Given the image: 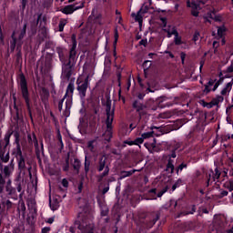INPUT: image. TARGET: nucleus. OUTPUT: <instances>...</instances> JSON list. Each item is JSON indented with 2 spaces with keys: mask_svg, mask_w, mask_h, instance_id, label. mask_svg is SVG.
<instances>
[{
  "mask_svg": "<svg viewBox=\"0 0 233 233\" xmlns=\"http://www.w3.org/2000/svg\"><path fill=\"white\" fill-rule=\"evenodd\" d=\"M28 140H29V142H32V140H33V143H34L35 148H39V143L37 142V138L35 137V135H34V134L32 136L29 135Z\"/></svg>",
  "mask_w": 233,
  "mask_h": 233,
  "instance_id": "nucleus-29",
  "label": "nucleus"
},
{
  "mask_svg": "<svg viewBox=\"0 0 233 233\" xmlns=\"http://www.w3.org/2000/svg\"><path fill=\"white\" fill-rule=\"evenodd\" d=\"M76 225L81 233H94V226H92L90 222L82 220V222H79Z\"/></svg>",
  "mask_w": 233,
  "mask_h": 233,
  "instance_id": "nucleus-14",
  "label": "nucleus"
},
{
  "mask_svg": "<svg viewBox=\"0 0 233 233\" xmlns=\"http://www.w3.org/2000/svg\"><path fill=\"white\" fill-rule=\"evenodd\" d=\"M227 72H228V74H232V72H233V66H229L227 68Z\"/></svg>",
  "mask_w": 233,
  "mask_h": 233,
  "instance_id": "nucleus-61",
  "label": "nucleus"
},
{
  "mask_svg": "<svg viewBox=\"0 0 233 233\" xmlns=\"http://www.w3.org/2000/svg\"><path fill=\"white\" fill-rule=\"evenodd\" d=\"M67 23L68 21L66 19H61L59 21V32H63L65 30V26Z\"/></svg>",
  "mask_w": 233,
  "mask_h": 233,
  "instance_id": "nucleus-31",
  "label": "nucleus"
},
{
  "mask_svg": "<svg viewBox=\"0 0 233 233\" xmlns=\"http://www.w3.org/2000/svg\"><path fill=\"white\" fill-rule=\"evenodd\" d=\"M227 196H228V191L223 190L220 192V198H225Z\"/></svg>",
  "mask_w": 233,
  "mask_h": 233,
  "instance_id": "nucleus-58",
  "label": "nucleus"
},
{
  "mask_svg": "<svg viewBox=\"0 0 233 233\" xmlns=\"http://www.w3.org/2000/svg\"><path fill=\"white\" fill-rule=\"evenodd\" d=\"M162 23V28H167V17H160Z\"/></svg>",
  "mask_w": 233,
  "mask_h": 233,
  "instance_id": "nucleus-48",
  "label": "nucleus"
},
{
  "mask_svg": "<svg viewBox=\"0 0 233 233\" xmlns=\"http://www.w3.org/2000/svg\"><path fill=\"white\" fill-rule=\"evenodd\" d=\"M221 177V171H219V168H215V173H213V180L216 181V179H219Z\"/></svg>",
  "mask_w": 233,
  "mask_h": 233,
  "instance_id": "nucleus-32",
  "label": "nucleus"
},
{
  "mask_svg": "<svg viewBox=\"0 0 233 233\" xmlns=\"http://www.w3.org/2000/svg\"><path fill=\"white\" fill-rule=\"evenodd\" d=\"M199 35H201L199 34L198 31H196V32L194 33L193 38H192V40L194 41V43L199 41Z\"/></svg>",
  "mask_w": 233,
  "mask_h": 233,
  "instance_id": "nucleus-39",
  "label": "nucleus"
},
{
  "mask_svg": "<svg viewBox=\"0 0 233 233\" xmlns=\"http://www.w3.org/2000/svg\"><path fill=\"white\" fill-rule=\"evenodd\" d=\"M81 8H85V3H81L79 5H77V4L66 5L60 9V12L66 15H71V14H74V12L77 10H81Z\"/></svg>",
  "mask_w": 233,
  "mask_h": 233,
  "instance_id": "nucleus-12",
  "label": "nucleus"
},
{
  "mask_svg": "<svg viewBox=\"0 0 233 233\" xmlns=\"http://www.w3.org/2000/svg\"><path fill=\"white\" fill-rule=\"evenodd\" d=\"M168 192V186L166 185L164 187L157 192V188H151L148 190V199H157V198H163V195Z\"/></svg>",
  "mask_w": 233,
  "mask_h": 233,
  "instance_id": "nucleus-13",
  "label": "nucleus"
},
{
  "mask_svg": "<svg viewBox=\"0 0 233 233\" xmlns=\"http://www.w3.org/2000/svg\"><path fill=\"white\" fill-rule=\"evenodd\" d=\"M136 127H137V124H134V123H131V124L129 125V128H130L131 130H134V128H136Z\"/></svg>",
  "mask_w": 233,
  "mask_h": 233,
  "instance_id": "nucleus-64",
  "label": "nucleus"
},
{
  "mask_svg": "<svg viewBox=\"0 0 233 233\" xmlns=\"http://www.w3.org/2000/svg\"><path fill=\"white\" fill-rule=\"evenodd\" d=\"M97 203H98L99 208H100V216L102 218H105V217L108 216L109 209L105 205V203H103L100 199H97Z\"/></svg>",
  "mask_w": 233,
  "mask_h": 233,
  "instance_id": "nucleus-19",
  "label": "nucleus"
},
{
  "mask_svg": "<svg viewBox=\"0 0 233 233\" xmlns=\"http://www.w3.org/2000/svg\"><path fill=\"white\" fill-rule=\"evenodd\" d=\"M180 58H181L182 65H185V59L187 58V54L185 52H181Z\"/></svg>",
  "mask_w": 233,
  "mask_h": 233,
  "instance_id": "nucleus-45",
  "label": "nucleus"
},
{
  "mask_svg": "<svg viewBox=\"0 0 233 233\" xmlns=\"http://www.w3.org/2000/svg\"><path fill=\"white\" fill-rule=\"evenodd\" d=\"M169 207L171 208H177V200L171 199L169 201Z\"/></svg>",
  "mask_w": 233,
  "mask_h": 233,
  "instance_id": "nucleus-41",
  "label": "nucleus"
},
{
  "mask_svg": "<svg viewBox=\"0 0 233 233\" xmlns=\"http://www.w3.org/2000/svg\"><path fill=\"white\" fill-rule=\"evenodd\" d=\"M223 101H225V97L218 95L211 100V103L213 104V106H218V105H219V103H223Z\"/></svg>",
  "mask_w": 233,
  "mask_h": 233,
  "instance_id": "nucleus-23",
  "label": "nucleus"
},
{
  "mask_svg": "<svg viewBox=\"0 0 233 233\" xmlns=\"http://www.w3.org/2000/svg\"><path fill=\"white\" fill-rule=\"evenodd\" d=\"M50 232V228H44L41 231V233H48Z\"/></svg>",
  "mask_w": 233,
  "mask_h": 233,
  "instance_id": "nucleus-62",
  "label": "nucleus"
},
{
  "mask_svg": "<svg viewBox=\"0 0 233 233\" xmlns=\"http://www.w3.org/2000/svg\"><path fill=\"white\" fill-rule=\"evenodd\" d=\"M173 130H179V127L176 124H169L165 127H152L151 131L143 133L142 138L148 139L150 137H154L156 136L157 137H159V136H163L165 134H170V132H173Z\"/></svg>",
  "mask_w": 233,
  "mask_h": 233,
  "instance_id": "nucleus-1",
  "label": "nucleus"
},
{
  "mask_svg": "<svg viewBox=\"0 0 233 233\" xmlns=\"http://www.w3.org/2000/svg\"><path fill=\"white\" fill-rule=\"evenodd\" d=\"M224 188H227L229 192H233V184L229 181L223 185Z\"/></svg>",
  "mask_w": 233,
  "mask_h": 233,
  "instance_id": "nucleus-36",
  "label": "nucleus"
},
{
  "mask_svg": "<svg viewBox=\"0 0 233 233\" xmlns=\"http://www.w3.org/2000/svg\"><path fill=\"white\" fill-rule=\"evenodd\" d=\"M201 3H202V5H205V2H203V1L190 2V0H187V8H191V15H193V17H199V11H198V10H201V7H200Z\"/></svg>",
  "mask_w": 233,
  "mask_h": 233,
  "instance_id": "nucleus-10",
  "label": "nucleus"
},
{
  "mask_svg": "<svg viewBox=\"0 0 233 233\" xmlns=\"http://www.w3.org/2000/svg\"><path fill=\"white\" fill-rule=\"evenodd\" d=\"M197 210L196 205H191L187 207V214H195Z\"/></svg>",
  "mask_w": 233,
  "mask_h": 233,
  "instance_id": "nucleus-35",
  "label": "nucleus"
},
{
  "mask_svg": "<svg viewBox=\"0 0 233 233\" xmlns=\"http://www.w3.org/2000/svg\"><path fill=\"white\" fill-rule=\"evenodd\" d=\"M147 45H148V40L146 38V39H142L140 42H139V46H147Z\"/></svg>",
  "mask_w": 233,
  "mask_h": 233,
  "instance_id": "nucleus-50",
  "label": "nucleus"
},
{
  "mask_svg": "<svg viewBox=\"0 0 233 233\" xmlns=\"http://www.w3.org/2000/svg\"><path fill=\"white\" fill-rule=\"evenodd\" d=\"M210 19H214V21L219 22L221 21V15H215L214 16H212V15H209Z\"/></svg>",
  "mask_w": 233,
  "mask_h": 233,
  "instance_id": "nucleus-43",
  "label": "nucleus"
},
{
  "mask_svg": "<svg viewBox=\"0 0 233 233\" xmlns=\"http://www.w3.org/2000/svg\"><path fill=\"white\" fill-rule=\"evenodd\" d=\"M130 86H132V80L129 78L127 79V91L130 90Z\"/></svg>",
  "mask_w": 233,
  "mask_h": 233,
  "instance_id": "nucleus-49",
  "label": "nucleus"
},
{
  "mask_svg": "<svg viewBox=\"0 0 233 233\" xmlns=\"http://www.w3.org/2000/svg\"><path fill=\"white\" fill-rule=\"evenodd\" d=\"M115 112L116 108L113 107L112 109V105L107 102L106 106V130L104 134L106 141H110L112 139V124L114 123V117H115Z\"/></svg>",
  "mask_w": 233,
  "mask_h": 233,
  "instance_id": "nucleus-2",
  "label": "nucleus"
},
{
  "mask_svg": "<svg viewBox=\"0 0 233 233\" xmlns=\"http://www.w3.org/2000/svg\"><path fill=\"white\" fill-rule=\"evenodd\" d=\"M77 190H78V194H81V192H83V181L79 182Z\"/></svg>",
  "mask_w": 233,
  "mask_h": 233,
  "instance_id": "nucleus-54",
  "label": "nucleus"
},
{
  "mask_svg": "<svg viewBox=\"0 0 233 233\" xmlns=\"http://www.w3.org/2000/svg\"><path fill=\"white\" fill-rule=\"evenodd\" d=\"M76 85H77L76 90L78 92L80 101L81 103H85V100L86 97V90H88V86L90 85V83L88 82V76H86L83 82L77 79Z\"/></svg>",
  "mask_w": 233,
  "mask_h": 233,
  "instance_id": "nucleus-7",
  "label": "nucleus"
},
{
  "mask_svg": "<svg viewBox=\"0 0 233 233\" xmlns=\"http://www.w3.org/2000/svg\"><path fill=\"white\" fill-rule=\"evenodd\" d=\"M132 106H133V108H135V110H137V112H138L139 114H141V112H143V110L147 108V106H145V105H143V103L139 102L138 100H135V101L133 102Z\"/></svg>",
  "mask_w": 233,
  "mask_h": 233,
  "instance_id": "nucleus-21",
  "label": "nucleus"
},
{
  "mask_svg": "<svg viewBox=\"0 0 233 233\" xmlns=\"http://www.w3.org/2000/svg\"><path fill=\"white\" fill-rule=\"evenodd\" d=\"M63 170L64 172H70L73 176H78L79 170H81V160L78 158L70 159V154H67Z\"/></svg>",
  "mask_w": 233,
  "mask_h": 233,
  "instance_id": "nucleus-3",
  "label": "nucleus"
},
{
  "mask_svg": "<svg viewBox=\"0 0 233 233\" xmlns=\"http://www.w3.org/2000/svg\"><path fill=\"white\" fill-rule=\"evenodd\" d=\"M201 105L205 108H214V104H212V101L211 102H206L205 100H202Z\"/></svg>",
  "mask_w": 233,
  "mask_h": 233,
  "instance_id": "nucleus-34",
  "label": "nucleus"
},
{
  "mask_svg": "<svg viewBox=\"0 0 233 233\" xmlns=\"http://www.w3.org/2000/svg\"><path fill=\"white\" fill-rule=\"evenodd\" d=\"M103 5H105V3H107L108 6L110 8H112V2L110 0H102Z\"/></svg>",
  "mask_w": 233,
  "mask_h": 233,
  "instance_id": "nucleus-60",
  "label": "nucleus"
},
{
  "mask_svg": "<svg viewBox=\"0 0 233 233\" xmlns=\"http://www.w3.org/2000/svg\"><path fill=\"white\" fill-rule=\"evenodd\" d=\"M87 148H89V150H94V140L87 142Z\"/></svg>",
  "mask_w": 233,
  "mask_h": 233,
  "instance_id": "nucleus-51",
  "label": "nucleus"
},
{
  "mask_svg": "<svg viewBox=\"0 0 233 233\" xmlns=\"http://www.w3.org/2000/svg\"><path fill=\"white\" fill-rule=\"evenodd\" d=\"M216 81H217L216 79H212V78L209 79V81L208 82V85H205V89H204L205 94H210L212 89H210L209 86H214Z\"/></svg>",
  "mask_w": 233,
  "mask_h": 233,
  "instance_id": "nucleus-22",
  "label": "nucleus"
},
{
  "mask_svg": "<svg viewBox=\"0 0 233 233\" xmlns=\"http://www.w3.org/2000/svg\"><path fill=\"white\" fill-rule=\"evenodd\" d=\"M114 39L119 41V31H117V28H115L114 30Z\"/></svg>",
  "mask_w": 233,
  "mask_h": 233,
  "instance_id": "nucleus-44",
  "label": "nucleus"
},
{
  "mask_svg": "<svg viewBox=\"0 0 233 233\" xmlns=\"http://www.w3.org/2000/svg\"><path fill=\"white\" fill-rule=\"evenodd\" d=\"M72 47L69 52L70 59H76V48H77V40L76 39V35H72Z\"/></svg>",
  "mask_w": 233,
  "mask_h": 233,
  "instance_id": "nucleus-16",
  "label": "nucleus"
},
{
  "mask_svg": "<svg viewBox=\"0 0 233 233\" xmlns=\"http://www.w3.org/2000/svg\"><path fill=\"white\" fill-rule=\"evenodd\" d=\"M96 170L97 172H103L104 170V172L98 176V181H103V178L106 177V176L110 174V167L106 166V158L103 157L99 158V161L96 165Z\"/></svg>",
  "mask_w": 233,
  "mask_h": 233,
  "instance_id": "nucleus-8",
  "label": "nucleus"
},
{
  "mask_svg": "<svg viewBox=\"0 0 233 233\" xmlns=\"http://www.w3.org/2000/svg\"><path fill=\"white\" fill-rule=\"evenodd\" d=\"M116 77H117L118 86H121V77H122L121 73H117Z\"/></svg>",
  "mask_w": 233,
  "mask_h": 233,
  "instance_id": "nucleus-57",
  "label": "nucleus"
},
{
  "mask_svg": "<svg viewBox=\"0 0 233 233\" xmlns=\"http://www.w3.org/2000/svg\"><path fill=\"white\" fill-rule=\"evenodd\" d=\"M84 168L86 174H88V172H90V160H88L87 157H85Z\"/></svg>",
  "mask_w": 233,
  "mask_h": 233,
  "instance_id": "nucleus-28",
  "label": "nucleus"
},
{
  "mask_svg": "<svg viewBox=\"0 0 233 233\" xmlns=\"http://www.w3.org/2000/svg\"><path fill=\"white\" fill-rule=\"evenodd\" d=\"M222 83H223V77H220L219 80L215 82L212 91L216 92V90H218V88L219 87V85H221Z\"/></svg>",
  "mask_w": 233,
  "mask_h": 233,
  "instance_id": "nucleus-33",
  "label": "nucleus"
},
{
  "mask_svg": "<svg viewBox=\"0 0 233 233\" xmlns=\"http://www.w3.org/2000/svg\"><path fill=\"white\" fill-rule=\"evenodd\" d=\"M133 174H136V169H131L129 171L122 170L120 171V174H118V181H122V179H125L126 177H130V176H133Z\"/></svg>",
  "mask_w": 233,
  "mask_h": 233,
  "instance_id": "nucleus-20",
  "label": "nucleus"
},
{
  "mask_svg": "<svg viewBox=\"0 0 233 233\" xmlns=\"http://www.w3.org/2000/svg\"><path fill=\"white\" fill-rule=\"evenodd\" d=\"M183 185V180L181 178H178L172 186L171 190L174 192L176 188H179V186Z\"/></svg>",
  "mask_w": 233,
  "mask_h": 233,
  "instance_id": "nucleus-30",
  "label": "nucleus"
},
{
  "mask_svg": "<svg viewBox=\"0 0 233 233\" xmlns=\"http://www.w3.org/2000/svg\"><path fill=\"white\" fill-rule=\"evenodd\" d=\"M17 162H18V167L20 168V170H23V168H25V157L22 156L16 157Z\"/></svg>",
  "mask_w": 233,
  "mask_h": 233,
  "instance_id": "nucleus-27",
  "label": "nucleus"
},
{
  "mask_svg": "<svg viewBox=\"0 0 233 233\" xmlns=\"http://www.w3.org/2000/svg\"><path fill=\"white\" fill-rule=\"evenodd\" d=\"M161 218V213L159 211H153L148 214L147 219L146 220V225L147 228H152L157 221H159V218Z\"/></svg>",
  "mask_w": 233,
  "mask_h": 233,
  "instance_id": "nucleus-11",
  "label": "nucleus"
},
{
  "mask_svg": "<svg viewBox=\"0 0 233 233\" xmlns=\"http://www.w3.org/2000/svg\"><path fill=\"white\" fill-rule=\"evenodd\" d=\"M15 143L16 145L15 148L13 149L12 154L15 156L16 158L23 156V152L21 151V144L19 143V137H15Z\"/></svg>",
  "mask_w": 233,
  "mask_h": 233,
  "instance_id": "nucleus-17",
  "label": "nucleus"
},
{
  "mask_svg": "<svg viewBox=\"0 0 233 233\" xmlns=\"http://www.w3.org/2000/svg\"><path fill=\"white\" fill-rule=\"evenodd\" d=\"M117 41H118V40H114V42H113V48H114V50H113V56H114V57H115L116 59H117V52L116 51V46H117Z\"/></svg>",
  "mask_w": 233,
  "mask_h": 233,
  "instance_id": "nucleus-37",
  "label": "nucleus"
},
{
  "mask_svg": "<svg viewBox=\"0 0 233 233\" xmlns=\"http://www.w3.org/2000/svg\"><path fill=\"white\" fill-rule=\"evenodd\" d=\"M124 144L128 145L129 147H132L133 145H135V142L134 140H125Z\"/></svg>",
  "mask_w": 233,
  "mask_h": 233,
  "instance_id": "nucleus-55",
  "label": "nucleus"
},
{
  "mask_svg": "<svg viewBox=\"0 0 233 233\" xmlns=\"http://www.w3.org/2000/svg\"><path fill=\"white\" fill-rule=\"evenodd\" d=\"M189 163L187 161H182L178 166L174 167V160L172 158H168L167 164L166 166V172H170V174H174V170H176L177 176H179L183 172V170H187L188 168Z\"/></svg>",
  "mask_w": 233,
  "mask_h": 233,
  "instance_id": "nucleus-5",
  "label": "nucleus"
},
{
  "mask_svg": "<svg viewBox=\"0 0 233 233\" xmlns=\"http://www.w3.org/2000/svg\"><path fill=\"white\" fill-rule=\"evenodd\" d=\"M83 121V118H80V124L78 125V130L80 132V134H83V124H81Z\"/></svg>",
  "mask_w": 233,
  "mask_h": 233,
  "instance_id": "nucleus-56",
  "label": "nucleus"
},
{
  "mask_svg": "<svg viewBox=\"0 0 233 233\" xmlns=\"http://www.w3.org/2000/svg\"><path fill=\"white\" fill-rule=\"evenodd\" d=\"M6 190L10 196H12V194H15V189L13 188L10 185H7Z\"/></svg>",
  "mask_w": 233,
  "mask_h": 233,
  "instance_id": "nucleus-40",
  "label": "nucleus"
},
{
  "mask_svg": "<svg viewBox=\"0 0 233 233\" xmlns=\"http://www.w3.org/2000/svg\"><path fill=\"white\" fill-rule=\"evenodd\" d=\"M14 172V162L12 161L8 166L4 167V174L10 176Z\"/></svg>",
  "mask_w": 233,
  "mask_h": 233,
  "instance_id": "nucleus-24",
  "label": "nucleus"
},
{
  "mask_svg": "<svg viewBox=\"0 0 233 233\" xmlns=\"http://www.w3.org/2000/svg\"><path fill=\"white\" fill-rule=\"evenodd\" d=\"M145 96H147V93L141 92V93H137V97L140 100H143L145 99Z\"/></svg>",
  "mask_w": 233,
  "mask_h": 233,
  "instance_id": "nucleus-46",
  "label": "nucleus"
},
{
  "mask_svg": "<svg viewBox=\"0 0 233 233\" xmlns=\"http://www.w3.org/2000/svg\"><path fill=\"white\" fill-rule=\"evenodd\" d=\"M169 157H172L173 159H175V157H177V154H176L175 149L172 150V153L170 154Z\"/></svg>",
  "mask_w": 233,
  "mask_h": 233,
  "instance_id": "nucleus-59",
  "label": "nucleus"
},
{
  "mask_svg": "<svg viewBox=\"0 0 233 233\" xmlns=\"http://www.w3.org/2000/svg\"><path fill=\"white\" fill-rule=\"evenodd\" d=\"M25 35H26V24L24 25L22 29L14 31L12 35L13 41H11L10 46L11 50H15L16 45L17 46H21L23 45V37H25Z\"/></svg>",
  "mask_w": 233,
  "mask_h": 233,
  "instance_id": "nucleus-4",
  "label": "nucleus"
},
{
  "mask_svg": "<svg viewBox=\"0 0 233 233\" xmlns=\"http://www.w3.org/2000/svg\"><path fill=\"white\" fill-rule=\"evenodd\" d=\"M173 34L175 35L174 37V44L176 46H181V45H184L185 42H183L181 36H179V33L177 32V29L176 26H173Z\"/></svg>",
  "mask_w": 233,
  "mask_h": 233,
  "instance_id": "nucleus-18",
  "label": "nucleus"
},
{
  "mask_svg": "<svg viewBox=\"0 0 233 233\" xmlns=\"http://www.w3.org/2000/svg\"><path fill=\"white\" fill-rule=\"evenodd\" d=\"M61 184L64 188H68V180L66 178H63Z\"/></svg>",
  "mask_w": 233,
  "mask_h": 233,
  "instance_id": "nucleus-47",
  "label": "nucleus"
},
{
  "mask_svg": "<svg viewBox=\"0 0 233 233\" xmlns=\"http://www.w3.org/2000/svg\"><path fill=\"white\" fill-rule=\"evenodd\" d=\"M150 66H152V61L150 60L144 61V63L142 64L144 74H147V72H148Z\"/></svg>",
  "mask_w": 233,
  "mask_h": 233,
  "instance_id": "nucleus-26",
  "label": "nucleus"
},
{
  "mask_svg": "<svg viewBox=\"0 0 233 233\" xmlns=\"http://www.w3.org/2000/svg\"><path fill=\"white\" fill-rule=\"evenodd\" d=\"M233 80L226 85V86L221 90V96H227L228 92L232 90Z\"/></svg>",
  "mask_w": 233,
  "mask_h": 233,
  "instance_id": "nucleus-25",
  "label": "nucleus"
},
{
  "mask_svg": "<svg viewBox=\"0 0 233 233\" xmlns=\"http://www.w3.org/2000/svg\"><path fill=\"white\" fill-rule=\"evenodd\" d=\"M145 139L143 138V137H137L134 142H135V145H143Z\"/></svg>",
  "mask_w": 233,
  "mask_h": 233,
  "instance_id": "nucleus-38",
  "label": "nucleus"
},
{
  "mask_svg": "<svg viewBox=\"0 0 233 233\" xmlns=\"http://www.w3.org/2000/svg\"><path fill=\"white\" fill-rule=\"evenodd\" d=\"M72 59L74 58H68L62 61V74H61V79H66V81L70 80V77H72Z\"/></svg>",
  "mask_w": 233,
  "mask_h": 233,
  "instance_id": "nucleus-9",
  "label": "nucleus"
},
{
  "mask_svg": "<svg viewBox=\"0 0 233 233\" xmlns=\"http://www.w3.org/2000/svg\"><path fill=\"white\" fill-rule=\"evenodd\" d=\"M224 34H225V28L218 27V37H223Z\"/></svg>",
  "mask_w": 233,
  "mask_h": 233,
  "instance_id": "nucleus-42",
  "label": "nucleus"
},
{
  "mask_svg": "<svg viewBox=\"0 0 233 233\" xmlns=\"http://www.w3.org/2000/svg\"><path fill=\"white\" fill-rule=\"evenodd\" d=\"M49 201H50V208H51V209L52 210H57V202L54 206V205H52V198H50Z\"/></svg>",
  "mask_w": 233,
  "mask_h": 233,
  "instance_id": "nucleus-53",
  "label": "nucleus"
},
{
  "mask_svg": "<svg viewBox=\"0 0 233 233\" xmlns=\"http://www.w3.org/2000/svg\"><path fill=\"white\" fill-rule=\"evenodd\" d=\"M75 90H76V86L74 85V82L73 81L69 82L66 87V95L64 98L59 102L60 110H61V106H63V102L65 101V99H66V109L70 110V106L72 105V97L74 96Z\"/></svg>",
  "mask_w": 233,
  "mask_h": 233,
  "instance_id": "nucleus-6",
  "label": "nucleus"
},
{
  "mask_svg": "<svg viewBox=\"0 0 233 233\" xmlns=\"http://www.w3.org/2000/svg\"><path fill=\"white\" fill-rule=\"evenodd\" d=\"M228 139H230V135H227L222 137V141H228Z\"/></svg>",
  "mask_w": 233,
  "mask_h": 233,
  "instance_id": "nucleus-63",
  "label": "nucleus"
},
{
  "mask_svg": "<svg viewBox=\"0 0 233 233\" xmlns=\"http://www.w3.org/2000/svg\"><path fill=\"white\" fill-rule=\"evenodd\" d=\"M20 86L22 90V96L25 98L26 105H28V87L26 86V79L24 76L20 77Z\"/></svg>",
  "mask_w": 233,
  "mask_h": 233,
  "instance_id": "nucleus-15",
  "label": "nucleus"
},
{
  "mask_svg": "<svg viewBox=\"0 0 233 233\" xmlns=\"http://www.w3.org/2000/svg\"><path fill=\"white\" fill-rule=\"evenodd\" d=\"M108 190H110V184H107V186H106L103 190H102V194L105 195L106 194V192H108Z\"/></svg>",
  "mask_w": 233,
  "mask_h": 233,
  "instance_id": "nucleus-52",
  "label": "nucleus"
}]
</instances>
